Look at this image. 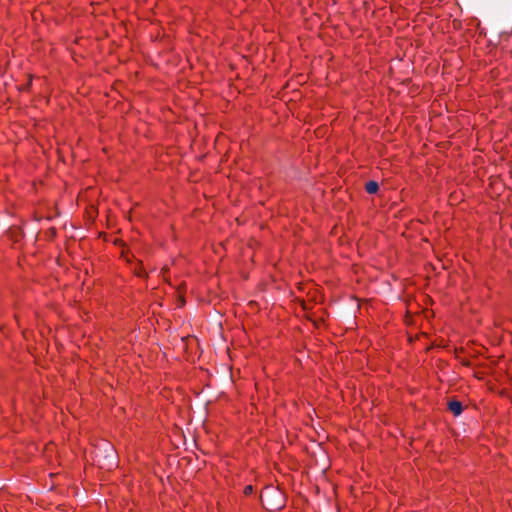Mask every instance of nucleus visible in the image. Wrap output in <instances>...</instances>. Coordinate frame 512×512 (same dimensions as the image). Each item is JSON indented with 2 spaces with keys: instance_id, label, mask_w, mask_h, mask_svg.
I'll use <instances>...</instances> for the list:
<instances>
[{
  "instance_id": "obj_1",
  "label": "nucleus",
  "mask_w": 512,
  "mask_h": 512,
  "mask_svg": "<svg viewBox=\"0 0 512 512\" xmlns=\"http://www.w3.org/2000/svg\"><path fill=\"white\" fill-rule=\"evenodd\" d=\"M448 410L454 415L459 416L463 412V405L460 401L452 399L448 402Z\"/></svg>"
},
{
  "instance_id": "obj_2",
  "label": "nucleus",
  "mask_w": 512,
  "mask_h": 512,
  "mask_svg": "<svg viewBox=\"0 0 512 512\" xmlns=\"http://www.w3.org/2000/svg\"><path fill=\"white\" fill-rule=\"evenodd\" d=\"M379 190V184L374 181V180H370L368 182H366L365 184V191L368 193V194H376Z\"/></svg>"
},
{
  "instance_id": "obj_3",
  "label": "nucleus",
  "mask_w": 512,
  "mask_h": 512,
  "mask_svg": "<svg viewBox=\"0 0 512 512\" xmlns=\"http://www.w3.org/2000/svg\"><path fill=\"white\" fill-rule=\"evenodd\" d=\"M134 273L138 276V277H146L147 276V273L145 272L144 268H143V265L141 262H139L137 264V267L134 269Z\"/></svg>"
},
{
  "instance_id": "obj_4",
  "label": "nucleus",
  "mask_w": 512,
  "mask_h": 512,
  "mask_svg": "<svg viewBox=\"0 0 512 512\" xmlns=\"http://www.w3.org/2000/svg\"><path fill=\"white\" fill-rule=\"evenodd\" d=\"M251 492H252V486H250V485H249V486H246V487L244 488V493H245L246 495L250 494Z\"/></svg>"
},
{
  "instance_id": "obj_5",
  "label": "nucleus",
  "mask_w": 512,
  "mask_h": 512,
  "mask_svg": "<svg viewBox=\"0 0 512 512\" xmlns=\"http://www.w3.org/2000/svg\"><path fill=\"white\" fill-rule=\"evenodd\" d=\"M179 302H180V306H183L185 304V300L182 295L179 296Z\"/></svg>"
},
{
  "instance_id": "obj_6",
  "label": "nucleus",
  "mask_w": 512,
  "mask_h": 512,
  "mask_svg": "<svg viewBox=\"0 0 512 512\" xmlns=\"http://www.w3.org/2000/svg\"><path fill=\"white\" fill-rule=\"evenodd\" d=\"M31 86V80L25 85L24 89H28Z\"/></svg>"
},
{
  "instance_id": "obj_7",
  "label": "nucleus",
  "mask_w": 512,
  "mask_h": 512,
  "mask_svg": "<svg viewBox=\"0 0 512 512\" xmlns=\"http://www.w3.org/2000/svg\"><path fill=\"white\" fill-rule=\"evenodd\" d=\"M166 271H168V269L162 268V272H163V274H164Z\"/></svg>"
}]
</instances>
